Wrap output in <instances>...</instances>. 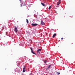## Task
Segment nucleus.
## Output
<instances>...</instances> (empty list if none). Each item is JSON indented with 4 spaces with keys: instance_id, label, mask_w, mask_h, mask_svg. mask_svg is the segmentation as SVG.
I'll return each instance as SVG.
<instances>
[{
    "instance_id": "f257e3e1",
    "label": "nucleus",
    "mask_w": 75,
    "mask_h": 75,
    "mask_svg": "<svg viewBox=\"0 0 75 75\" xmlns=\"http://www.w3.org/2000/svg\"><path fill=\"white\" fill-rule=\"evenodd\" d=\"M41 51V49H39L38 50L37 52L38 54H40V51Z\"/></svg>"
},
{
    "instance_id": "f03ea898",
    "label": "nucleus",
    "mask_w": 75,
    "mask_h": 75,
    "mask_svg": "<svg viewBox=\"0 0 75 75\" xmlns=\"http://www.w3.org/2000/svg\"><path fill=\"white\" fill-rule=\"evenodd\" d=\"M14 31L15 32V33H17L18 30H17V27H16L15 28Z\"/></svg>"
},
{
    "instance_id": "7ed1b4c3",
    "label": "nucleus",
    "mask_w": 75,
    "mask_h": 75,
    "mask_svg": "<svg viewBox=\"0 0 75 75\" xmlns=\"http://www.w3.org/2000/svg\"><path fill=\"white\" fill-rule=\"evenodd\" d=\"M61 0H59L57 2V6H59V5L60 3H61Z\"/></svg>"
},
{
    "instance_id": "20e7f679",
    "label": "nucleus",
    "mask_w": 75,
    "mask_h": 75,
    "mask_svg": "<svg viewBox=\"0 0 75 75\" xmlns=\"http://www.w3.org/2000/svg\"><path fill=\"white\" fill-rule=\"evenodd\" d=\"M30 50H31V52L32 53V54H35V55H36V54H35V53L33 51V48H31Z\"/></svg>"
},
{
    "instance_id": "39448f33",
    "label": "nucleus",
    "mask_w": 75,
    "mask_h": 75,
    "mask_svg": "<svg viewBox=\"0 0 75 75\" xmlns=\"http://www.w3.org/2000/svg\"><path fill=\"white\" fill-rule=\"evenodd\" d=\"M33 26H36V25H38V24L37 23H33L31 24Z\"/></svg>"
},
{
    "instance_id": "423d86ee",
    "label": "nucleus",
    "mask_w": 75,
    "mask_h": 75,
    "mask_svg": "<svg viewBox=\"0 0 75 75\" xmlns=\"http://www.w3.org/2000/svg\"><path fill=\"white\" fill-rule=\"evenodd\" d=\"M41 24L42 25H45V23L41 21Z\"/></svg>"
},
{
    "instance_id": "0eeeda50",
    "label": "nucleus",
    "mask_w": 75,
    "mask_h": 75,
    "mask_svg": "<svg viewBox=\"0 0 75 75\" xmlns=\"http://www.w3.org/2000/svg\"><path fill=\"white\" fill-rule=\"evenodd\" d=\"M25 66H24V67L23 68V72H25Z\"/></svg>"
},
{
    "instance_id": "6e6552de",
    "label": "nucleus",
    "mask_w": 75,
    "mask_h": 75,
    "mask_svg": "<svg viewBox=\"0 0 75 75\" xmlns=\"http://www.w3.org/2000/svg\"><path fill=\"white\" fill-rule=\"evenodd\" d=\"M56 35L57 34H56V33H54L53 35V38H54Z\"/></svg>"
},
{
    "instance_id": "1a4fd4ad",
    "label": "nucleus",
    "mask_w": 75,
    "mask_h": 75,
    "mask_svg": "<svg viewBox=\"0 0 75 75\" xmlns=\"http://www.w3.org/2000/svg\"><path fill=\"white\" fill-rule=\"evenodd\" d=\"M51 65H50L48 68L46 69V70H48V69H49L51 67Z\"/></svg>"
},
{
    "instance_id": "9d476101",
    "label": "nucleus",
    "mask_w": 75,
    "mask_h": 75,
    "mask_svg": "<svg viewBox=\"0 0 75 75\" xmlns=\"http://www.w3.org/2000/svg\"><path fill=\"white\" fill-rule=\"evenodd\" d=\"M57 75H59V74H60V73L57 72Z\"/></svg>"
},
{
    "instance_id": "9b49d317",
    "label": "nucleus",
    "mask_w": 75,
    "mask_h": 75,
    "mask_svg": "<svg viewBox=\"0 0 75 75\" xmlns=\"http://www.w3.org/2000/svg\"><path fill=\"white\" fill-rule=\"evenodd\" d=\"M41 4L43 6H45L43 3H41Z\"/></svg>"
},
{
    "instance_id": "f8f14e48",
    "label": "nucleus",
    "mask_w": 75,
    "mask_h": 75,
    "mask_svg": "<svg viewBox=\"0 0 75 75\" xmlns=\"http://www.w3.org/2000/svg\"><path fill=\"white\" fill-rule=\"evenodd\" d=\"M26 22L27 23V24H28V19H26Z\"/></svg>"
},
{
    "instance_id": "ddd939ff",
    "label": "nucleus",
    "mask_w": 75,
    "mask_h": 75,
    "mask_svg": "<svg viewBox=\"0 0 75 75\" xmlns=\"http://www.w3.org/2000/svg\"><path fill=\"white\" fill-rule=\"evenodd\" d=\"M51 6H50L49 8V9L50 10L51 9Z\"/></svg>"
},
{
    "instance_id": "4468645a",
    "label": "nucleus",
    "mask_w": 75,
    "mask_h": 75,
    "mask_svg": "<svg viewBox=\"0 0 75 75\" xmlns=\"http://www.w3.org/2000/svg\"><path fill=\"white\" fill-rule=\"evenodd\" d=\"M23 6H25V4H23Z\"/></svg>"
},
{
    "instance_id": "2eb2a0df",
    "label": "nucleus",
    "mask_w": 75,
    "mask_h": 75,
    "mask_svg": "<svg viewBox=\"0 0 75 75\" xmlns=\"http://www.w3.org/2000/svg\"><path fill=\"white\" fill-rule=\"evenodd\" d=\"M64 39V38H61V40H63Z\"/></svg>"
},
{
    "instance_id": "dca6fc26",
    "label": "nucleus",
    "mask_w": 75,
    "mask_h": 75,
    "mask_svg": "<svg viewBox=\"0 0 75 75\" xmlns=\"http://www.w3.org/2000/svg\"><path fill=\"white\" fill-rule=\"evenodd\" d=\"M46 61H45V64H46Z\"/></svg>"
},
{
    "instance_id": "f3484780",
    "label": "nucleus",
    "mask_w": 75,
    "mask_h": 75,
    "mask_svg": "<svg viewBox=\"0 0 75 75\" xmlns=\"http://www.w3.org/2000/svg\"><path fill=\"white\" fill-rule=\"evenodd\" d=\"M22 6V5H21V7Z\"/></svg>"
},
{
    "instance_id": "a211bd4d",
    "label": "nucleus",
    "mask_w": 75,
    "mask_h": 75,
    "mask_svg": "<svg viewBox=\"0 0 75 75\" xmlns=\"http://www.w3.org/2000/svg\"><path fill=\"white\" fill-rule=\"evenodd\" d=\"M20 1H21V0H19Z\"/></svg>"
}]
</instances>
